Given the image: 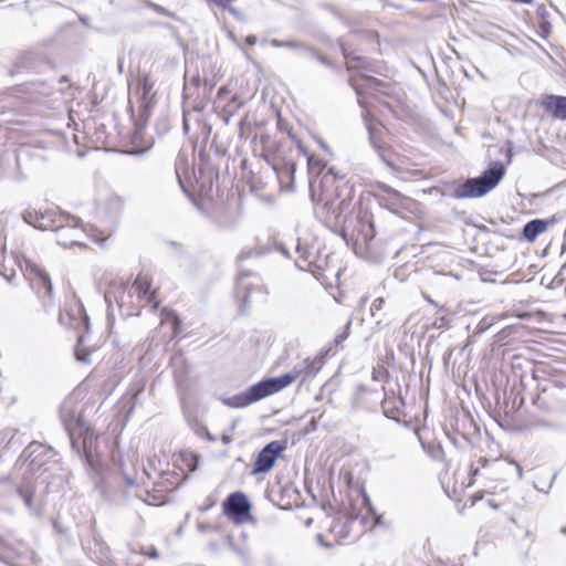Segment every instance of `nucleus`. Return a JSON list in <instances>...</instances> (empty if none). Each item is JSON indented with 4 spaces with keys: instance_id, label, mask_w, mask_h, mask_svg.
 Segmentation results:
<instances>
[{
    "instance_id": "1",
    "label": "nucleus",
    "mask_w": 566,
    "mask_h": 566,
    "mask_svg": "<svg viewBox=\"0 0 566 566\" xmlns=\"http://www.w3.org/2000/svg\"><path fill=\"white\" fill-rule=\"evenodd\" d=\"M55 94L54 86L45 81L25 82L0 95V123L15 126L20 129L17 144L11 146L14 174L12 179L24 180L28 174L43 166L48 160L46 151L52 143L43 139L22 142L23 134L31 126V120L24 117L41 116L43 109L52 108L50 97Z\"/></svg>"
},
{
    "instance_id": "2",
    "label": "nucleus",
    "mask_w": 566,
    "mask_h": 566,
    "mask_svg": "<svg viewBox=\"0 0 566 566\" xmlns=\"http://www.w3.org/2000/svg\"><path fill=\"white\" fill-rule=\"evenodd\" d=\"M72 450L80 457L83 464L101 476L105 470L102 455L97 452L98 436L83 419L70 415L63 419Z\"/></svg>"
},
{
    "instance_id": "3",
    "label": "nucleus",
    "mask_w": 566,
    "mask_h": 566,
    "mask_svg": "<svg viewBox=\"0 0 566 566\" xmlns=\"http://www.w3.org/2000/svg\"><path fill=\"white\" fill-rule=\"evenodd\" d=\"M154 83L148 74L143 73L138 76L136 94L138 95V116L134 119V130L129 140L127 154L140 156L149 151L154 145V139H146L145 128L151 114L153 97L151 91Z\"/></svg>"
},
{
    "instance_id": "4",
    "label": "nucleus",
    "mask_w": 566,
    "mask_h": 566,
    "mask_svg": "<svg viewBox=\"0 0 566 566\" xmlns=\"http://www.w3.org/2000/svg\"><path fill=\"white\" fill-rule=\"evenodd\" d=\"M505 172L506 167L502 161H491L480 176L468 178L458 185L452 197L457 199L481 198L500 184Z\"/></svg>"
},
{
    "instance_id": "5",
    "label": "nucleus",
    "mask_w": 566,
    "mask_h": 566,
    "mask_svg": "<svg viewBox=\"0 0 566 566\" xmlns=\"http://www.w3.org/2000/svg\"><path fill=\"white\" fill-rule=\"evenodd\" d=\"M80 226L81 218L60 209L41 211L40 223H36L38 230H50L55 232L56 235H62L64 231L76 232Z\"/></svg>"
},
{
    "instance_id": "6",
    "label": "nucleus",
    "mask_w": 566,
    "mask_h": 566,
    "mask_svg": "<svg viewBox=\"0 0 566 566\" xmlns=\"http://www.w3.org/2000/svg\"><path fill=\"white\" fill-rule=\"evenodd\" d=\"M56 455L57 452L51 446L32 441L22 451L19 457V461H22L23 464L28 465V471L30 473L35 474L41 470L46 471L48 469L45 465L50 461L56 462Z\"/></svg>"
},
{
    "instance_id": "7",
    "label": "nucleus",
    "mask_w": 566,
    "mask_h": 566,
    "mask_svg": "<svg viewBox=\"0 0 566 566\" xmlns=\"http://www.w3.org/2000/svg\"><path fill=\"white\" fill-rule=\"evenodd\" d=\"M375 188L379 191L375 195V198L380 207H384L396 214L412 211L415 200L410 197L405 196L382 181H377L375 184Z\"/></svg>"
},
{
    "instance_id": "8",
    "label": "nucleus",
    "mask_w": 566,
    "mask_h": 566,
    "mask_svg": "<svg viewBox=\"0 0 566 566\" xmlns=\"http://www.w3.org/2000/svg\"><path fill=\"white\" fill-rule=\"evenodd\" d=\"M252 503L242 491L230 493L222 502V513L235 525L253 522Z\"/></svg>"
},
{
    "instance_id": "9",
    "label": "nucleus",
    "mask_w": 566,
    "mask_h": 566,
    "mask_svg": "<svg viewBox=\"0 0 566 566\" xmlns=\"http://www.w3.org/2000/svg\"><path fill=\"white\" fill-rule=\"evenodd\" d=\"M20 137V129L15 126L0 124V180L11 178L14 174L13 156L11 146L17 144Z\"/></svg>"
},
{
    "instance_id": "10",
    "label": "nucleus",
    "mask_w": 566,
    "mask_h": 566,
    "mask_svg": "<svg viewBox=\"0 0 566 566\" xmlns=\"http://www.w3.org/2000/svg\"><path fill=\"white\" fill-rule=\"evenodd\" d=\"M325 200L324 208L327 212L339 218L352 205L355 197V187L348 181H343L334 186L333 193L327 189L326 195H321Z\"/></svg>"
},
{
    "instance_id": "11",
    "label": "nucleus",
    "mask_w": 566,
    "mask_h": 566,
    "mask_svg": "<svg viewBox=\"0 0 566 566\" xmlns=\"http://www.w3.org/2000/svg\"><path fill=\"white\" fill-rule=\"evenodd\" d=\"M287 441L273 440L266 443L255 455V460L252 465L251 474L260 475L269 473L281 454L286 450Z\"/></svg>"
},
{
    "instance_id": "12",
    "label": "nucleus",
    "mask_w": 566,
    "mask_h": 566,
    "mask_svg": "<svg viewBox=\"0 0 566 566\" xmlns=\"http://www.w3.org/2000/svg\"><path fill=\"white\" fill-rule=\"evenodd\" d=\"M263 157L276 175L281 188L284 190H293L296 172V164L294 160L269 153L264 154Z\"/></svg>"
},
{
    "instance_id": "13",
    "label": "nucleus",
    "mask_w": 566,
    "mask_h": 566,
    "mask_svg": "<svg viewBox=\"0 0 566 566\" xmlns=\"http://www.w3.org/2000/svg\"><path fill=\"white\" fill-rule=\"evenodd\" d=\"M76 329L78 332V335L76 339V345L74 347L75 359L83 364H91L90 356L92 349L85 345L86 335L91 332V321L85 310H82L80 313V319Z\"/></svg>"
},
{
    "instance_id": "14",
    "label": "nucleus",
    "mask_w": 566,
    "mask_h": 566,
    "mask_svg": "<svg viewBox=\"0 0 566 566\" xmlns=\"http://www.w3.org/2000/svg\"><path fill=\"white\" fill-rule=\"evenodd\" d=\"M353 60L355 61L353 71L359 72V76L364 81L367 82L368 87L378 88L382 85V82L380 80L376 78L375 76L364 73V72L378 73V70L376 66V64H377L376 61H373L369 57H366V56H363L359 54H358V56H354Z\"/></svg>"
},
{
    "instance_id": "15",
    "label": "nucleus",
    "mask_w": 566,
    "mask_h": 566,
    "mask_svg": "<svg viewBox=\"0 0 566 566\" xmlns=\"http://www.w3.org/2000/svg\"><path fill=\"white\" fill-rule=\"evenodd\" d=\"M366 127L368 130L369 142H370L373 148L375 149V151L377 153L379 159L384 164H386V166L394 169L395 164L391 159V157H392L391 148L388 145L382 144L376 136V133L378 129V123L367 122Z\"/></svg>"
},
{
    "instance_id": "16",
    "label": "nucleus",
    "mask_w": 566,
    "mask_h": 566,
    "mask_svg": "<svg viewBox=\"0 0 566 566\" xmlns=\"http://www.w3.org/2000/svg\"><path fill=\"white\" fill-rule=\"evenodd\" d=\"M406 403L402 397L400 396H387L385 395L381 401V411L382 415L394 420L397 423H402L403 426H409L407 421H402L399 416L403 412Z\"/></svg>"
},
{
    "instance_id": "17",
    "label": "nucleus",
    "mask_w": 566,
    "mask_h": 566,
    "mask_svg": "<svg viewBox=\"0 0 566 566\" xmlns=\"http://www.w3.org/2000/svg\"><path fill=\"white\" fill-rule=\"evenodd\" d=\"M356 219H357V229L356 230L358 232V235L361 238L365 245L368 247L369 243L376 237V229H375L373 214L370 212H368L367 210H364L363 208H360L357 213Z\"/></svg>"
},
{
    "instance_id": "18",
    "label": "nucleus",
    "mask_w": 566,
    "mask_h": 566,
    "mask_svg": "<svg viewBox=\"0 0 566 566\" xmlns=\"http://www.w3.org/2000/svg\"><path fill=\"white\" fill-rule=\"evenodd\" d=\"M24 276L29 277L30 280L32 277L36 279L39 284L44 289L45 294L52 296L53 284L49 273L29 259L24 260Z\"/></svg>"
},
{
    "instance_id": "19",
    "label": "nucleus",
    "mask_w": 566,
    "mask_h": 566,
    "mask_svg": "<svg viewBox=\"0 0 566 566\" xmlns=\"http://www.w3.org/2000/svg\"><path fill=\"white\" fill-rule=\"evenodd\" d=\"M541 105L554 118L566 120V96L549 94L546 95Z\"/></svg>"
},
{
    "instance_id": "20",
    "label": "nucleus",
    "mask_w": 566,
    "mask_h": 566,
    "mask_svg": "<svg viewBox=\"0 0 566 566\" xmlns=\"http://www.w3.org/2000/svg\"><path fill=\"white\" fill-rule=\"evenodd\" d=\"M326 167H327V163L325 160H323L322 158H319L315 155L308 156L307 169H308V174H310V196L313 201H315L316 182H318V180L323 176Z\"/></svg>"
},
{
    "instance_id": "21",
    "label": "nucleus",
    "mask_w": 566,
    "mask_h": 566,
    "mask_svg": "<svg viewBox=\"0 0 566 566\" xmlns=\"http://www.w3.org/2000/svg\"><path fill=\"white\" fill-rule=\"evenodd\" d=\"M268 252H270V248L268 247H263L261 249H251V250H248V251H242L239 255H238V266H239V270H238V279H237V284L238 285L240 283V286H247L244 283H243V280L250 275H252V272L249 271V270H244L242 269L241 266V263L244 261V260H248L250 258H261L263 256L264 254H266Z\"/></svg>"
},
{
    "instance_id": "22",
    "label": "nucleus",
    "mask_w": 566,
    "mask_h": 566,
    "mask_svg": "<svg viewBox=\"0 0 566 566\" xmlns=\"http://www.w3.org/2000/svg\"><path fill=\"white\" fill-rule=\"evenodd\" d=\"M545 231H547V224L546 222H543V219H532L522 228L521 239L528 243H533Z\"/></svg>"
},
{
    "instance_id": "23",
    "label": "nucleus",
    "mask_w": 566,
    "mask_h": 566,
    "mask_svg": "<svg viewBox=\"0 0 566 566\" xmlns=\"http://www.w3.org/2000/svg\"><path fill=\"white\" fill-rule=\"evenodd\" d=\"M38 62L33 53H24L20 55L13 66L10 69V75L31 73L36 70Z\"/></svg>"
},
{
    "instance_id": "24",
    "label": "nucleus",
    "mask_w": 566,
    "mask_h": 566,
    "mask_svg": "<svg viewBox=\"0 0 566 566\" xmlns=\"http://www.w3.org/2000/svg\"><path fill=\"white\" fill-rule=\"evenodd\" d=\"M182 415L189 428L198 436L208 433V427L198 418L196 411L188 405L182 403Z\"/></svg>"
},
{
    "instance_id": "25",
    "label": "nucleus",
    "mask_w": 566,
    "mask_h": 566,
    "mask_svg": "<svg viewBox=\"0 0 566 566\" xmlns=\"http://www.w3.org/2000/svg\"><path fill=\"white\" fill-rule=\"evenodd\" d=\"M245 390L252 403L272 396L266 377L249 386Z\"/></svg>"
},
{
    "instance_id": "26",
    "label": "nucleus",
    "mask_w": 566,
    "mask_h": 566,
    "mask_svg": "<svg viewBox=\"0 0 566 566\" xmlns=\"http://www.w3.org/2000/svg\"><path fill=\"white\" fill-rule=\"evenodd\" d=\"M326 172L323 174L321 179L318 180V188L321 189V195H326L327 188L329 186H334V184H339L345 181V176L340 175L335 167H326Z\"/></svg>"
},
{
    "instance_id": "27",
    "label": "nucleus",
    "mask_w": 566,
    "mask_h": 566,
    "mask_svg": "<svg viewBox=\"0 0 566 566\" xmlns=\"http://www.w3.org/2000/svg\"><path fill=\"white\" fill-rule=\"evenodd\" d=\"M17 492L22 499L24 505L30 510L31 513L39 516L41 514L40 510L36 509L33 504L35 488L32 483L28 482L17 488Z\"/></svg>"
},
{
    "instance_id": "28",
    "label": "nucleus",
    "mask_w": 566,
    "mask_h": 566,
    "mask_svg": "<svg viewBox=\"0 0 566 566\" xmlns=\"http://www.w3.org/2000/svg\"><path fill=\"white\" fill-rule=\"evenodd\" d=\"M295 367L302 369V374L305 375L302 382H305L308 378H313L317 375V373L323 367V360L316 356L314 358L308 357L302 363L297 364Z\"/></svg>"
},
{
    "instance_id": "29",
    "label": "nucleus",
    "mask_w": 566,
    "mask_h": 566,
    "mask_svg": "<svg viewBox=\"0 0 566 566\" xmlns=\"http://www.w3.org/2000/svg\"><path fill=\"white\" fill-rule=\"evenodd\" d=\"M235 298L239 303V314L247 315L250 310V290L248 286L235 285Z\"/></svg>"
},
{
    "instance_id": "30",
    "label": "nucleus",
    "mask_w": 566,
    "mask_h": 566,
    "mask_svg": "<svg viewBox=\"0 0 566 566\" xmlns=\"http://www.w3.org/2000/svg\"><path fill=\"white\" fill-rule=\"evenodd\" d=\"M221 401L224 406L230 408H245L252 405L247 390L235 394L231 397L221 398Z\"/></svg>"
},
{
    "instance_id": "31",
    "label": "nucleus",
    "mask_w": 566,
    "mask_h": 566,
    "mask_svg": "<svg viewBox=\"0 0 566 566\" xmlns=\"http://www.w3.org/2000/svg\"><path fill=\"white\" fill-rule=\"evenodd\" d=\"M11 214L7 211L0 212V262L3 260L7 252V233L6 227L10 221Z\"/></svg>"
},
{
    "instance_id": "32",
    "label": "nucleus",
    "mask_w": 566,
    "mask_h": 566,
    "mask_svg": "<svg viewBox=\"0 0 566 566\" xmlns=\"http://www.w3.org/2000/svg\"><path fill=\"white\" fill-rule=\"evenodd\" d=\"M180 461L187 467L189 472H195L199 468L200 457L193 451L182 450L179 452Z\"/></svg>"
},
{
    "instance_id": "33",
    "label": "nucleus",
    "mask_w": 566,
    "mask_h": 566,
    "mask_svg": "<svg viewBox=\"0 0 566 566\" xmlns=\"http://www.w3.org/2000/svg\"><path fill=\"white\" fill-rule=\"evenodd\" d=\"M533 403L538 410H541L545 413H552L555 411V406L549 400V397H548L546 390H543L541 394H538L536 397H534Z\"/></svg>"
},
{
    "instance_id": "34",
    "label": "nucleus",
    "mask_w": 566,
    "mask_h": 566,
    "mask_svg": "<svg viewBox=\"0 0 566 566\" xmlns=\"http://www.w3.org/2000/svg\"><path fill=\"white\" fill-rule=\"evenodd\" d=\"M531 427L535 429H544L547 431H560L564 428L560 422L544 418H534L531 422Z\"/></svg>"
},
{
    "instance_id": "35",
    "label": "nucleus",
    "mask_w": 566,
    "mask_h": 566,
    "mask_svg": "<svg viewBox=\"0 0 566 566\" xmlns=\"http://www.w3.org/2000/svg\"><path fill=\"white\" fill-rule=\"evenodd\" d=\"M117 291H113V290H107L105 293H104V298H105V302L107 304V308L108 311L112 308V302H113V298L116 301V303L118 304V306L122 308L123 305H124V294H125V287L123 285H119L117 289Z\"/></svg>"
},
{
    "instance_id": "36",
    "label": "nucleus",
    "mask_w": 566,
    "mask_h": 566,
    "mask_svg": "<svg viewBox=\"0 0 566 566\" xmlns=\"http://www.w3.org/2000/svg\"><path fill=\"white\" fill-rule=\"evenodd\" d=\"M83 231V221L81 220V226L78 227V230L76 232H69L64 231L62 235H56V242L60 245L63 247H72L78 244L76 238L77 234Z\"/></svg>"
},
{
    "instance_id": "37",
    "label": "nucleus",
    "mask_w": 566,
    "mask_h": 566,
    "mask_svg": "<svg viewBox=\"0 0 566 566\" xmlns=\"http://www.w3.org/2000/svg\"><path fill=\"white\" fill-rule=\"evenodd\" d=\"M139 296L151 297V283L147 279L138 276L133 285Z\"/></svg>"
},
{
    "instance_id": "38",
    "label": "nucleus",
    "mask_w": 566,
    "mask_h": 566,
    "mask_svg": "<svg viewBox=\"0 0 566 566\" xmlns=\"http://www.w3.org/2000/svg\"><path fill=\"white\" fill-rule=\"evenodd\" d=\"M352 323V319H348L345 326L343 327V331L338 333L335 336L333 343H331L335 347V350H337L338 348H343V343L348 338L350 334Z\"/></svg>"
},
{
    "instance_id": "39",
    "label": "nucleus",
    "mask_w": 566,
    "mask_h": 566,
    "mask_svg": "<svg viewBox=\"0 0 566 566\" xmlns=\"http://www.w3.org/2000/svg\"><path fill=\"white\" fill-rule=\"evenodd\" d=\"M304 54L315 59L321 64H323V65H325L327 67H331V69L334 67V63L327 56L323 55L322 53H319L314 48H311V46L307 45L306 51H305Z\"/></svg>"
},
{
    "instance_id": "40",
    "label": "nucleus",
    "mask_w": 566,
    "mask_h": 566,
    "mask_svg": "<svg viewBox=\"0 0 566 566\" xmlns=\"http://www.w3.org/2000/svg\"><path fill=\"white\" fill-rule=\"evenodd\" d=\"M144 1H145L146 7L154 10L156 13H158L160 15L169 17L174 20H179L177 14L175 12L168 10L167 8H165L158 3H155L150 0H144Z\"/></svg>"
},
{
    "instance_id": "41",
    "label": "nucleus",
    "mask_w": 566,
    "mask_h": 566,
    "mask_svg": "<svg viewBox=\"0 0 566 566\" xmlns=\"http://www.w3.org/2000/svg\"><path fill=\"white\" fill-rule=\"evenodd\" d=\"M40 216H41V211L29 210V209L23 211L21 214L22 220L27 224L32 226L35 229H38L36 223H40Z\"/></svg>"
},
{
    "instance_id": "42",
    "label": "nucleus",
    "mask_w": 566,
    "mask_h": 566,
    "mask_svg": "<svg viewBox=\"0 0 566 566\" xmlns=\"http://www.w3.org/2000/svg\"><path fill=\"white\" fill-rule=\"evenodd\" d=\"M302 375V369L296 368L295 366L289 373L280 375L282 382L287 388L292 385L300 376Z\"/></svg>"
},
{
    "instance_id": "43",
    "label": "nucleus",
    "mask_w": 566,
    "mask_h": 566,
    "mask_svg": "<svg viewBox=\"0 0 566 566\" xmlns=\"http://www.w3.org/2000/svg\"><path fill=\"white\" fill-rule=\"evenodd\" d=\"M296 252L300 254V258L303 259L304 261H307L308 262V265L312 266L314 264V261L311 260L312 258V251H311V248H308L307 245H303L301 243V240L297 239V243H296V248H295Z\"/></svg>"
},
{
    "instance_id": "44",
    "label": "nucleus",
    "mask_w": 566,
    "mask_h": 566,
    "mask_svg": "<svg viewBox=\"0 0 566 566\" xmlns=\"http://www.w3.org/2000/svg\"><path fill=\"white\" fill-rule=\"evenodd\" d=\"M360 495H361V506H363V509H365L366 515H368V516L376 515V509L373 505L371 500H370L369 495L367 494V492L365 491V489H361Z\"/></svg>"
},
{
    "instance_id": "45",
    "label": "nucleus",
    "mask_w": 566,
    "mask_h": 566,
    "mask_svg": "<svg viewBox=\"0 0 566 566\" xmlns=\"http://www.w3.org/2000/svg\"><path fill=\"white\" fill-rule=\"evenodd\" d=\"M537 27H538L537 33L541 38L547 39L551 35L552 23L545 17H544V19H539Z\"/></svg>"
},
{
    "instance_id": "46",
    "label": "nucleus",
    "mask_w": 566,
    "mask_h": 566,
    "mask_svg": "<svg viewBox=\"0 0 566 566\" xmlns=\"http://www.w3.org/2000/svg\"><path fill=\"white\" fill-rule=\"evenodd\" d=\"M339 49L342 51V54H343L344 59L347 62V69L349 71H353L354 70V63H355L353 57L354 56H358V54H356L355 52L350 51L344 43H339Z\"/></svg>"
},
{
    "instance_id": "47",
    "label": "nucleus",
    "mask_w": 566,
    "mask_h": 566,
    "mask_svg": "<svg viewBox=\"0 0 566 566\" xmlns=\"http://www.w3.org/2000/svg\"><path fill=\"white\" fill-rule=\"evenodd\" d=\"M268 379V382H269V386H270V390H271V394L274 395L283 389H285L286 387L284 386V384L282 382V379L280 376H276V377H266Z\"/></svg>"
},
{
    "instance_id": "48",
    "label": "nucleus",
    "mask_w": 566,
    "mask_h": 566,
    "mask_svg": "<svg viewBox=\"0 0 566 566\" xmlns=\"http://www.w3.org/2000/svg\"><path fill=\"white\" fill-rule=\"evenodd\" d=\"M283 48H287L291 50H300L303 53H305L307 45L301 41L289 40V41H283Z\"/></svg>"
},
{
    "instance_id": "49",
    "label": "nucleus",
    "mask_w": 566,
    "mask_h": 566,
    "mask_svg": "<svg viewBox=\"0 0 566 566\" xmlns=\"http://www.w3.org/2000/svg\"><path fill=\"white\" fill-rule=\"evenodd\" d=\"M277 128L281 132H285L292 139H295L296 136L293 134L289 123L285 122L281 116L277 118Z\"/></svg>"
},
{
    "instance_id": "50",
    "label": "nucleus",
    "mask_w": 566,
    "mask_h": 566,
    "mask_svg": "<svg viewBox=\"0 0 566 566\" xmlns=\"http://www.w3.org/2000/svg\"><path fill=\"white\" fill-rule=\"evenodd\" d=\"M501 460L499 458H495V459H488L485 457H480L474 463L476 465H480V469H485L488 468L490 464H496V463H500Z\"/></svg>"
},
{
    "instance_id": "51",
    "label": "nucleus",
    "mask_w": 566,
    "mask_h": 566,
    "mask_svg": "<svg viewBox=\"0 0 566 566\" xmlns=\"http://www.w3.org/2000/svg\"><path fill=\"white\" fill-rule=\"evenodd\" d=\"M138 554L147 556L150 559H157L159 557L158 549L153 545L146 549H142Z\"/></svg>"
},
{
    "instance_id": "52",
    "label": "nucleus",
    "mask_w": 566,
    "mask_h": 566,
    "mask_svg": "<svg viewBox=\"0 0 566 566\" xmlns=\"http://www.w3.org/2000/svg\"><path fill=\"white\" fill-rule=\"evenodd\" d=\"M564 213H554L553 216H551L549 218H546V219H543V222H546L547 224V229L558 222H560L563 219H564Z\"/></svg>"
},
{
    "instance_id": "53",
    "label": "nucleus",
    "mask_w": 566,
    "mask_h": 566,
    "mask_svg": "<svg viewBox=\"0 0 566 566\" xmlns=\"http://www.w3.org/2000/svg\"><path fill=\"white\" fill-rule=\"evenodd\" d=\"M385 304L384 297H377L370 305V313L373 316L376 315V312L380 311Z\"/></svg>"
},
{
    "instance_id": "54",
    "label": "nucleus",
    "mask_w": 566,
    "mask_h": 566,
    "mask_svg": "<svg viewBox=\"0 0 566 566\" xmlns=\"http://www.w3.org/2000/svg\"><path fill=\"white\" fill-rule=\"evenodd\" d=\"M349 85L354 88L355 93L357 94V99H358V104L359 106L364 107V102H363V90L361 87L356 83L354 82L353 80H349Z\"/></svg>"
},
{
    "instance_id": "55",
    "label": "nucleus",
    "mask_w": 566,
    "mask_h": 566,
    "mask_svg": "<svg viewBox=\"0 0 566 566\" xmlns=\"http://www.w3.org/2000/svg\"><path fill=\"white\" fill-rule=\"evenodd\" d=\"M274 249H275V251H277L281 254H283L285 258H287V259L291 258V253H290L289 249L285 247V244L283 242L275 241L274 242Z\"/></svg>"
},
{
    "instance_id": "56",
    "label": "nucleus",
    "mask_w": 566,
    "mask_h": 566,
    "mask_svg": "<svg viewBox=\"0 0 566 566\" xmlns=\"http://www.w3.org/2000/svg\"><path fill=\"white\" fill-rule=\"evenodd\" d=\"M52 526H53V530L56 534H60V535H67V527H65L63 524H61L59 521L56 520H53L52 521Z\"/></svg>"
},
{
    "instance_id": "57",
    "label": "nucleus",
    "mask_w": 566,
    "mask_h": 566,
    "mask_svg": "<svg viewBox=\"0 0 566 566\" xmlns=\"http://www.w3.org/2000/svg\"><path fill=\"white\" fill-rule=\"evenodd\" d=\"M334 346L332 344L324 346L319 353L317 354V358H321L323 360V364L325 363V358L334 350Z\"/></svg>"
},
{
    "instance_id": "58",
    "label": "nucleus",
    "mask_w": 566,
    "mask_h": 566,
    "mask_svg": "<svg viewBox=\"0 0 566 566\" xmlns=\"http://www.w3.org/2000/svg\"><path fill=\"white\" fill-rule=\"evenodd\" d=\"M295 143H296V146H297V149L298 151L304 155L306 157V159L308 158V156H313V154H311L307 148L303 145V143L297 138L295 137Z\"/></svg>"
},
{
    "instance_id": "59",
    "label": "nucleus",
    "mask_w": 566,
    "mask_h": 566,
    "mask_svg": "<svg viewBox=\"0 0 566 566\" xmlns=\"http://www.w3.org/2000/svg\"><path fill=\"white\" fill-rule=\"evenodd\" d=\"M415 434L418 437L419 442H420V444H421L422 449H423L424 451H427V452H430V451H431V449H432V447H431V444H427V443L422 440V438H421V436H420V428H415Z\"/></svg>"
},
{
    "instance_id": "60",
    "label": "nucleus",
    "mask_w": 566,
    "mask_h": 566,
    "mask_svg": "<svg viewBox=\"0 0 566 566\" xmlns=\"http://www.w3.org/2000/svg\"><path fill=\"white\" fill-rule=\"evenodd\" d=\"M137 556H138V552H136L135 549H132L130 556L127 559V565L128 566H142V563H139V562L136 563V560H134Z\"/></svg>"
},
{
    "instance_id": "61",
    "label": "nucleus",
    "mask_w": 566,
    "mask_h": 566,
    "mask_svg": "<svg viewBox=\"0 0 566 566\" xmlns=\"http://www.w3.org/2000/svg\"><path fill=\"white\" fill-rule=\"evenodd\" d=\"M316 542H317V544L319 546H322L324 548H332L333 547V544L329 543V542H326L324 539V536L321 533L316 534Z\"/></svg>"
},
{
    "instance_id": "62",
    "label": "nucleus",
    "mask_w": 566,
    "mask_h": 566,
    "mask_svg": "<svg viewBox=\"0 0 566 566\" xmlns=\"http://www.w3.org/2000/svg\"><path fill=\"white\" fill-rule=\"evenodd\" d=\"M507 465H514L515 470H516V473H517V479L522 480V478H523V469H522V467L517 462H515L513 460L509 461Z\"/></svg>"
},
{
    "instance_id": "63",
    "label": "nucleus",
    "mask_w": 566,
    "mask_h": 566,
    "mask_svg": "<svg viewBox=\"0 0 566 566\" xmlns=\"http://www.w3.org/2000/svg\"><path fill=\"white\" fill-rule=\"evenodd\" d=\"M317 143L319 145V147L328 155H332V149L331 147L328 146V144L326 142H324L322 138H317Z\"/></svg>"
},
{
    "instance_id": "64",
    "label": "nucleus",
    "mask_w": 566,
    "mask_h": 566,
    "mask_svg": "<svg viewBox=\"0 0 566 566\" xmlns=\"http://www.w3.org/2000/svg\"><path fill=\"white\" fill-rule=\"evenodd\" d=\"M258 42V39L254 34H248L244 39V43L249 46L255 45Z\"/></svg>"
}]
</instances>
